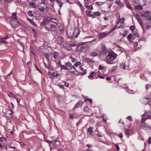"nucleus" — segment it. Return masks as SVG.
Instances as JSON below:
<instances>
[{"label":"nucleus","instance_id":"nucleus-1","mask_svg":"<svg viewBox=\"0 0 151 151\" xmlns=\"http://www.w3.org/2000/svg\"><path fill=\"white\" fill-rule=\"evenodd\" d=\"M106 57L107 58L106 59V62L108 64H112L113 63H111V62L116 58V55H110L109 53Z\"/></svg>","mask_w":151,"mask_h":151},{"label":"nucleus","instance_id":"nucleus-2","mask_svg":"<svg viewBox=\"0 0 151 151\" xmlns=\"http://www.w3.org/2000/svg\"><path fill=\"white\" fill-rule=\"evenodd\" d=\"M88 49V46L84 44H82L78 46L76 49L77 50L80 51L85 52Z\"/></svg>","mask_w":151,"mask_h":151},{"label":"nucleus","instance_id":"nucleus-3","mask_svg":"<svg viewBox=\"0 0 151 151\" xmlns=\"http://www.w3.org/2000/svg\"><path fill=\"white\" fill-rule=\"evenodd\" d=\"M3 112L7 117L8 118L12 117V110H9L7 109H3Z\"/></svg>","mask_w":151,"mask_h":151},{"label":"nucleus","instance_id":"nucleus-4","mask_svg":"<svg viewBox=\"0 0 151 151\" xmlns=\"http://www.w3.org/2000/svg\"><path fill=\"white\" fill-rule=\"evenodd\" d=\"M108 33L107 32H102L99 33L97 35V37L100 39H102L108 35Z\"/></svg>","mask_w":151,"mask_h":151},{"label":"nucleus","instance_id":"nucleus-5","mask_svg":"<svg viewBox=\"0 0 151 151\" xmlns=\"http://www.w3.org/2000/svg\"><path fill=\"white\" fill-rule=\"evenodd\" d=\"M45 4V3L44 2H42L40 3L39 5H38L37 6L39 9L42 12H44L45 11L44 8Z\"/></svg>","mask_w":151,"mask_h":151},{"label":"nucleus","instance_id":"nucleus-6","mask_svg":"<svg viewBox=\"0 0 151 151\" xmlns=\"http://www.w3.org/2000/svg\"><path fill=\"white\" fill-rule=\"evenodd\" d=\"M10 23L12 27L14 28L17 27L19 24L18 22L15 20H11Z\"/></svg>","mask_w":151,"mask_h":151},{"label":"nucleus","instance_id":"nucleus-7","mask_svg":"<svg viewBox=\"0 0 151 151\" xmlns=\"http://www.w3.org/2000/svg\"><path fill=\"white\" fill-rule=\"evenodd\" d=\"M151 100L150 98H143L141 100V102L143 104H147L149 103Z\"/></svg>","mask_w":151,"mask_h":151},{"label":"nucleus","instance_id":"nucleus-8","mask_svg":"<svg viewBox=\"0 0 151 151\" xmlns=\"http://www.w3.org/2000/svg\"><path fill=\"white\" fill-rule=\"evenodd\" d=\"M142 116L146 118L147 119H150L151 118V112L146 111L142 115Z\"/></svg>","mask_w":151,"mask_h":151},{"label":"nucleus","instance_id":"nucleus-9","mask_svg":"<svg viewBox=\"0 0 151 151\" xmlns=\"http://www.w3.org/2000/svg\"><path fill=\"white\" fill-rule=\"evenodd\" d=\"M52 144L53 145L56 147H58L60 145L59 142L57 139L53 140Z\"/></svg>","mask_w":151,"mask_h":151},{"label":"nucleus","instance_id":"nucleus-10","mask_svg":"<svg viewBox=\"0 0 151 151\" xmlns=\"http://www.w3.org/2000/svg\"><path fill=\"white\" fill-rule=\"evenodd\" d=\"M141 128L145 130L151 129V127L148 126L146 124H142L141 126Z\"/></svg>","mask_w":151,"mask_h":151},{"label":"nucleus","instance_id":"nucleus-11","mask_svg":"<svg viewBox=\"0 0 151 151\" xmlns=\"http://www.w3.org/2000/svg\"><path fill=\"white\" fill-rule=\"evenodd\" d=\"M56 41L59 44L61 45L63 43L64 40L62 37H59L57 38Z\"/></svg>","mask_w":151,"mask_h":151},{"label":"nucleus","instance_id":"nucleus-12","mask_svg":"<svg viewBox=\"0 0 151 151\" xmlns=\"http://www.w3.org/2000/svg\"><path fill=\"white\" fill-rule=\"evenodd\" d=\"M135 39V37L133 36L132 34H129L128 36L127 37V39L128 40L131 42H133V40Z\"/></svg>","mask_w":151,"mask_h":151},{"label":"nucleus","instance_id":"nucleus-13","mask_svg":"<svg viewBox=\"0 0 151 151\" xmlns=\"http://www.w3.org/2000/svg\"><path fill=\"white\" fill-rule=\"evenodd\" d=\"M107 52V51H101L100 52L99 56L100 58H106Z\"/></svg>","mask_w":151,"mask_h":151},{"label":"nucleus","instance_id":"nucleus-14","mask_svg":"<svg viewBox=\"0 0 151 151\" xmlns=\"http://www.w3.org/2000/svg\"><path fill=\"white\" fill-rule=\"evenodd\" d=\"M68 70L70 72L72 73H74L75 72V71H76V73H77L76 74L78 73V72L76 70L75 68L73 66L72 67H71L70 68H69ZM75 74H76L75 73Z\"/></svg>","mask_w":151,"mask_h":151},{"label":"nucleus","instance_id":"nucleus-15","mask_svg":"<svg viewBox=\"0 0 151 151\" xmlns=\"http://www.w3.org/2000/svg\"><path fill=\"white\" fill-rule=\"evenodd\" d=\"M83 104V102L81 101H78L75 105L74 108H77L82 106Z\"/></svg>","mask_w":151,"mask_h":151},{"label":"nucleus","instance_id":"nucleus-16","mask_svg":"<svg viewBox=\"0 0 151 151\" xmlns=\"http://www.w3.org/2000/svg\"><path fill=\"white\" fill-rule=\"evenodd\" d=\"M79 34V30L77 29H75L73 33V35L74 36H76V37H78Z\"/></svg>","mask_w":151,"mask_h":151},{"label":"nucleus","instance_id":"nucleus-17","mask_svg":"<svg viewBox=\"0 0 151 151\" xmlns=\"http://www.w3.org/2000/svg\"><path fill=\"white\" fill-rule=\"evenodd\" d=\"M150 14V12L149 11H146L144 14H142L141 16L143 17H147L149 16Z\"/></svg>","mask_w":151,"mask_h":151},{"label":"nucleus","instance_id":"nucleus-18","mask_svg":"<svg viewBox=\"0 0 151 151\" xmlns=\"http://www.w3.org/2000/svg\"><path fill=\"white\" fill-rule=\"evenodd\" d=\"M123 88L125 90L127 91V92L129 93L133 94L135 93L134 92V91L133 90L129 89L128 87H124Z\"/></svg>","mask_w":151,"mask_h":151},{"label":"nucleus","instance_id":"nucleus-19","mask_svg":"<svg viewBox=\"0 0 151 151\" xmlns=\"http://www.w3.org/2000/svg\"><path fill=\"white\" fill-rule=\"evenodd\" d=\"M11 17L12 18L15 19H17L18 18L17 16V13L16 12L13 13L12 14V16Z\"/></svg>","mask_w":151,"mask_h":151},{"label":"nucleus","instance_id":"nucleus-20","mask_svg":"<svg viewBox=\"0 0 151 151\" xmlns=\"http://www.w3.org/2000/svg\"><path fill=\"white\" fill-rule=\"evenodd\" d=\"M48 24V23L45 19H44L42 22L41 23L40 25L41 26H45Z\"/></svg>","mask_w":151,"mask_h":151},{"label":"nucleus","instance_id":"nucleus-21","mask_svg":"<svg viewBox=\"0 0 151 151\" xmlns=\"http://www.w3.org/2000/svg\"><path fill=\"white\" fill-rule=\"evenodd\" d=\"M87 132L90 135H92L93 134L92 128L91 127H89L87 130Z\"/></svg>","mask_w":151,"mask_h":151},{"label":"nucleus","instance_id":"nucleus-22","mask_svg":"<svg viewBox=\"0 0 151 151\" xmlns=\"http://www.w3.org/2000/svg\"><path fill=\"white\" fill-rule=\"evenodd\" d=\"M44 19H45L48 23L50 21H52V20H56V19H53L52 18H50L48 17H45Z\"/></svg>","mask_w":151,"mask_h":151},{"label":"nucleus","instance_id":"nucleus-23","mask_svg":"<svg viewBox=\"0 0 151 151\" xmlns=\"http://www.w3.org/2000/svg\"><path fill=\"white\" fill-rule=\"evenodd\" d=\"M50 27L51 30L52 31H55L56 29V26L53 25H51Z\"/></svg>","mask_w":151,"mask_h":151},{"label":"nucleus","instance_id":"nucleus-24","mask_svg":"<svg viewBox=\"0 0 151 151\" xmlns=\"http://www.w3.org/2000/svg\"><path fill=\"white\" fill-rule=\"evenodd\" d=\"M10 147L12 148H16V145L15 143L14 142H12L10 143Z\"/></svg>","mask_w":151,"mask_h":151},{"label":"nucleus","instance_id":"nucleus-25","mask_svg":"<svg viewBox=\"0 0 151 151\" xmlns=\"http://www.w3.org/2000/svg\"><path fill=\"white\" fill-rule=\"evenodd\" d=\"M143 8L142 6L138 5L135 6V9L137 10H142L143 9Z\"/></svg>","mask_w":151,"mask_h":151},{"label":"nucleus","instance_id":"nucleus-26","mask_svg":"<svg viewBox=\"0 0 151 151\" xmlns=\"http://www.w3.org/2000/svg\"><path fill=\"white\" fill-rule=\"evenodd\" d=\"M94 73V72H92L91 74L88 76V78L91 80H92L94 77L93 76V75Z\"/></svg>","mask_w":151,"mask_h":151},{"label":"nucleus","instance_id":"nucleus-27","mask_svg":"<svg viewBox=\"0 0 151 151\" xmlns=\"http://www.w3.org/2000/svg\"><path fill=\"white\" fill-rule=\"evenodd\" d=\"M34 12L32 11H29L28 12V14L30 17H32L34 16Z\"/></svg>","mask_w":151,"mask_h":151},{"label":"nucleus","instance_id":"nucleus-28","mask_svg":"<svg viewBox=\"0 0 151 151\" xmlns=\"http://www.w3.org/2000/svg\"><path fill=\"white\" fill-rule=\"evenodd\" d=\"M52 75L53 77H58L59 75V74L57 73L53 72L52 74Z\"/></svg>","mask_w":151,"mask_h":151},{"label":"nucleus","instance_id":"nucleus-29","mask_svg":"<svg viewBox=\"0 0 151 151\" xmlns=\"http://www.w3.org/2000/svg\"><path fill=\"white\" fill-rule=\"evenodd\" d=\"M27 19L31 24L35 26H37L36 24L32 20L29 19L28 18Z\"/></svg>","mask_w":151,"mask_h":151},{"label":"nucleus","instance_id":"nucleus-30","mask_svg":"<svg viewBox=\"0 0 151 151\" xmlns=\"http://www.w3.org/2000/svg\"><path fill=\"white\" fill-rule=\"evenodd\" d=\"M90 55L91 56H93V57L96 56L98 55L97 52H91L90 53Z\"/></svg>","mask_w":151,"mask_h":151},{"label":"nucleus","instance_id":"nucleus-31","mask_svg":"<svg viewBox=\"0 0 151 151\" xmlns=\"http://www.w3.org/2000/svg\"><path fill=\"white\" fill-rule=\"evenodd\" d=\"M87 15L89 17H92L93 15L91 14V11L89 10H87L86 12Z\"/></svg>","mask_w":151,"mask_h":151},{"label":"nucleus","instance_id":"nucleus-32","mask_svg":"<svg viewBox=\"0 0 151 151\" xmlns=\"http://www.w3.org/2000/svg\"><path fill=\"white\" fill-rule=\"evenodd\" d=\"M84 110L86 112H88L89 110V108L88 106H86L84 108Z\"/></svg>","mask_w":151,"mask_h":151},{"label":"nucleus","instance_id":"nucleus-33","mask_svg":"<svg viewBox=\"0 0 151 151\" xmlns=\"http://www.w3.org/2000/svg\"><path fill=\"white\" fill-rule=\"evenodd\" d=\"M66 65L69 68H70L71 67H72L73 66L72 65L71 63L69 62L67 63H66Z\"/></svg>","mask_w":151,"mask_h":151},{"label":"nucleus","instance_id":"nucleus-34","mask_svg":"<svg viewBox=\"0 0 151 151\" xmlns=\"http://www.w3.org/2000/svg\"><path fill=\"white\" fill-rule=\"evenodd\" d=\"M85 60L87 62L90 63H92L93 62V61L89 58H86Z\"/></svg>","mask_w":151,"mask_h":151},{"label":"nucleus","instance_id":"nucleus-35","mask_svg":"<svg viewBox=\"0 0 151 151\" xmlns=\"http://www.w3.org/2000/svg\"><path fill=\"white\" fill-rule=\"evenodd\" d=\"M102 51H107L106 48V47L105 45L103 44L102 45Z\"/></svg>","mask_w":151,"mask_h":151},{"label":"nucleus","instance_id":"nucleus-36","mask_svg":"<svg viewBox=\"0 0 151 151\" xmlns=\"http://www.w3.org/2000/svg\"><path fill=\"white\" fill-rule=\"evenodd\" d=\"M54 57L55 59L57 58L58 57V52H54Z\"/></svg>","mask_w":151,"mask_h":151},{"label":"nucleus","instance_id":"nucleus-37","mask_svg":"<svg viewBox=\"0 0 151 151\" xmlns=\"http://www.w3.org/2000/svg\"><path fill=\"white\" fill-rule=\"evenodd\" d=\"M102 117L103 118V120L105 121L106 123V116L104 114L102 115Z\"/></svg>","mask_w":151,"mask_h":151},{"label":"nucleus","instance_id":"nucleus-38","mask_svg":"<svg viewBox=\"0 0 151 151\" xmlns=\"http://www.w3.org/2000/svg\"><path fill=\"white\" fill-rule=\"evenodd\" d=\"M126 6L129 9H132V7L130 6V4H129V3L128 2H127L126 3Z\"/></svg>","mask_w":151,"mask_h":151},{"label":"nucleus","instance_id":"nucleus-39","mask_svg":"<svg viewBox=\"0 0 151 151\" xmlns=\"http://www.w3.org/2000/svg\"><path fill=\"white\" fill-rule=\"evenodd\" d=\"M121 67L124 69H125L126 68V65L124 63H121Z\"/></svg>","mask_w":151,"mask_h":151},{"label":"nucleus","instance_id":"nucleus-40","mask_svg":"<svg viewBox=\"0 0 151 151\" xmlns=\"http://www.w3.org/2000/svg\"><path fill=\"white\" fill-rule=\"evenodd\" d=\"M57 3L59 4V6H60V7H61L63 4V3L60 1L59 0H56Z\"/></svg>","mask_w":151,"mask_h":151},{"label":"nucleus","instance_id":"nucleus-41","mask_svg":"<svg viewBox=\"0 0 151 151\" xmlns=\"http://www.w3.org/2000/svg\"><path fill=\"white\" fill-rule=\"evenodd\" d=\"M94 15L99 16L100 15L101 13L99 12H93Z\"/></svg>","mask_w":151,"mask_h":151},{"label":"nucleus","instance_id":"nucleus-42","mask_svg":"<svg viewBox=\"0 0 151 151\" xmlns=\"http://www.w3.org/2000/svg\"><path fill=\"white\" fill-rule=\"evenodd\" d=\"M89 0H84V2H85V4L84 6H87V5L88 4V2L89 1Z\"/></svg>","mask_w":151,"mask_h":151},{"label":"nucleus","instance_id":"nucleus-43","mask_svg":"<svg viewBox=\"0 0 151 151\" xmlns=\"http://www.w3.org/2000/svg\"><path fill=\"white\" fill-rule=\"evenodd\" d=\"M29 5L33 7H36V6L35 5V4L34 2H29Z\"/></svg>","mask_w":151,"mask_h":151},{"label":"nucleus","instance_id":"nucleus-44","mask_svg":"<svg viewBox=\"0 0 151 151\" xmlns=\"http://www.w3.org/2000/svg\"><path fill=\"white\" fill-rule=\"evenodd\" d=\"M87 100L88 101L90 102L91 104L92 103V99H91L90 98H85V101H86Z\"/></svg>","mask_w":151,"mask_h":151},{"label":"nucleus","instance_id":"nucleus-45","mask_svg":"<svg viewBox=\"0 0 151 151\" xmlns=\"http://www.w3.org/2000/svg\"><path fill=\"white\" fill-rule=\"evenodd\" d=\"M61 67V69H64L65 70L68 69L67 67L66 66H65V65H62Z\"/></svg>","mask_w":151,"mask_h":151},{"label":"nucleus","instance_id":"nucleus-46","mask_svg":"<svg viewBox=\"0 0 151 151\" xmlns=\"http://www.w3.org/2000/svg\"><path fill=\"white\" fill-rule=\"evenodd\" d=\"M133 15L137 19L140 18L139 15L137 14L136 13H134Z\"/></svg>","mask_w":151,"mask_h":151},{"label":"nucleus","instance_id":"nucleus-47","mask_svg":"<svg viewBox=\"0 0 151 151\" xmlns=\"http://www.w3.org/2000/svg\"><path fill=\"white\" fill-rule=\"evenodd\" d=\"M81 64V62H76V63L75 64V67H77L78 65Z\"/></svg>","mask_w":151,"mask_h":151},{"label":"nucleus","instance_id":"nucleus-48","mask_svg":"<svg viewBox=\"0 0 151 151\" xmlns=\"http://www.w3.org/2000/svg\"><path fill=\"white\" fill-rule=\"evenodd\" d=\"M21 145L22 148H25L26 145L22 142H21Z\"/></svg>","mask_w":151,"mask_h":151},{"label":"nucleus","instance_id":"nucleus-49","mask_svg":"<svg viewBox=\"0 0 151 151\" xmlns=\"http://www.w3.org/2000/svg\"><path fill=\"white\" fill-rule=\"evenodd\" d=\"M103 4V3L102 2H97L96 3V4L97 6H100L101 5Z\"/></svg>","mask_w":151,"mask_h":151},{"label":"nucleus","instance_id":"nucleus-50","mask_svg":"<svg viewBox=\"0 0 151 151\" xmlns=\"http://www.w3.org/2000/svg\"><path fill=\"white\" fill-rule=\"evenodd\" d=\"M6 137H4L3 136L1 137V141H6Z\"/></svg>","mask_w":151,"mask_h":151},{"label":"nucleus","instance_id":"nucleus-51","mask_svg":"<svg viewBox=\"0 0 151 151\" xmlns=\"http://www.w3.org/2000/svg\"><path fill=\"white\" fill-rule=\"evenodd\" d=\"M78 4L80 5L81 9L82 10H83L84 9V7L82 6V5L81 4L80 2L79 1H78Z\"/></svg>","mask_w":151,"mask_h":151},{"label":"nucleus","instance_id":"nucleus-52","mask_svg":"<svg viewBox=\"0 0 151 151\" xmlns=\"http://www.w3.org/2000/svg\"><path fill=\"white\" fill-rule=\"evenodd\" d=\"M8 95L10 97H13V94L12 92H10L8 93Z\"/></svg>","mask_w":151,"mask_h":151},{"label":"nucleus","instance_id":"nucleus-53","mask_svg":"<svg viewBox=\"0 0 151 151\" xmlns=\"http://www.w3.org/2000/svg\"><path fill=\"white\" fill-rule=\"evenodd\" d=\"M130 29L131 30H133L135 29V27L134 26L132 25L130 27Z\"/></svg>","mask_w":151,"mask_h":151},{"label":"nucleus","instance_id":"nucleus-54","mask_svg":"<svg viewBox=\"0 0 151 151\" xmlns=\"http://www.w3.org/2000/svg\"><path fill=\"white\" fill-rule=\"evenodd\" d=\"M86 8H88V9H89L90 10H92L93 9V6L92 5H90L89 6H88V5H87V6H85Z\"/></svg>","mask_w":151,"mask_h":151},{"label":"nucleus","instance_id":"nucleus-55","mask_svg":"<svg viewBox=\"0 0 151 151\" xmlns=\"http://www.w3.org/2000/svg\"><path fill=\"white\" fill-rule=\"evenodd\" d=\"M1 149H5V150H6L7 149V147H4V146H3L1 145Z\"/></svg>","mask_w":151,"mask_h":151},{"label":"nucleus","instance_id":"nucleus-56","mask_svg":"<svg viewBox=\"0 0 151 151\" xmlns=\"http://www.w3.org/2000/svg\"><path fill=\"white\" fill-rule=\"evenodd\" d=\"M70 58L72 59V61L73 62H74L76 60V59L75 58H72L71 56H70Z\"/></svg>","mask_w":151,"mask_h":151},{"label":"nucleus","instance_id":"nucleus-57","mask_svg":"<svg viewBox=\"0 0 151 151\" xmlns=\"http://www.w3.org/2000/svg\"><path fill=\"white\" fill-rule=\"evenodd\" d=\"M57 26L59 28H63V25L62 24L60 23H58L57 24Z\"/></svg>","mask_w":151,"mask_h":151},{"label":"nucleus","instance_id":"nucleus-58","mask_svg":"<svg viewBox=\"0 0 151 151\" xmlns=\"http://www.w3.org/2000/svg\"><path fill=\"white\" fill-rule=\"evenodd\" d=\"M121 2L120 0H117L115 2V4L118 5H120V4H121Z\"/></svg>","mask_w":151,"mask_h":151},{"label":"nucleus","instance_id":"nucleus-59","mask_svg":"<svg viewBox=\"0 0 151 151\" xmlns=\"http://www.w3.org/2000/svg\"><path fill=\"white\" fill-rule=\"evenodd\" d=\"M127 119L129 120L130 121H132V117L131 116H128L127 117Z\"/></svg>","mask_w":151,"mask_h":151},{"label":"nucleus","instance_id":"nucleus-60","mask_svg":"<svg viewBox=\"0 0 151 151\" xmlns=\"http://www.w3.org/2000/svg\"><path fill=\"white\" fill-rule=\"evenodd\" d=\"M121 24H124V21L125 20L124 19V18H122L121 19Z\"/></svg>","mask_w":151,"mask_h":151},{"label":"nucleus","instance_id":"nucleus-61","mask_svg":"<svg viewBox=\"0 0 151 151\" xmlns=\"http://www.w3.org/2000/svg\"><path fill=\"white\" fill-rule=\"evenodd\" d=\"M115 29H116V27H114L111 30H110L109 32H108V35H109V34L111 33V32H112L113 31H114L115 30Z\"/></svg>","mask_w":151,"mask_h":151},{"label":"nucleus","instance_id":"nucleus-62","mask_svg":"<svg viewBox=\"0 0 151 151\" xmlns=\"http://www.w3.org/2000/svg\"><path fill=\"white\" fill-rule=\"evenodd\" d=\"M104 68V67L102 65H100L99 67V68L100 70L103 69Z\"/></svg>","mask_w":151,"mask_h":151},{"label":"nucleus","instance_id":"nucleus-63","mask_svg":"<svg viewBox=\"0 0 151 151\" xmlns=\"http://www.w3.org/2000/svg\"><path fill=\"white\" fill-rule=\"evenodd\" d=\"M29 151H36V149L33 147H31L29 150Z\"/></svg>","mask_w":151,"mask_h":151},{"label":"nucleus","instance_id":"nucleus-64","mask_svg":"<svg viewBox=\"0 0 151 151\" xmlns=\"http://www.w3.org/2000/svg\"><path fill=\"white\" fill-rule=\"evenodd\" d=\"M147 142L148 144H150L151 143V137H149L148 140Z\"/></svg>","mask_w":151,"mask_h":151}]
</instances>
